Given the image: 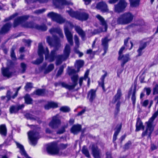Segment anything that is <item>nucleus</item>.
<instances>
[{
    "mask_svg": "<svg viewBox=\"0 0 158 158\" xmlns=\"http://www.w3.org/2000/svg\"><path fill=\"white\" fill-rule=\"evenodd\" d=\"M60 46V44L57 42L55 45L54 49L51 51L49 54L48 48H46L45 50L44 49V53L45 55V59H48L49 62H51L54 61L56 58L55 63L56 66L60 64L63 61L66 60L69 57L70 53V47L69 44H67L64 48L63 54L57 55L56 51L58 50Z\"/></svg>",
    "mask_w": 158,
    "mask_h": 158,
    "instance_id": "obj_1",
    "label": "nucleus"
},
{
    "mask_svg": "<svg viewBox=\"0 0 158 158\" xmlns=\"http://www.w3.org/2000/svg\"><path fill=\"white\" fill-rule=\"evenodd\" d=\"M47 16L51 18L52 20L59 24H62L65 23L64 29V32L67 40L70 45H73V36L72 32L69 31V27H72L73 24L69 22L66 21L60 15L53 12L48 13Z\"/></svg>",
    "mask_w": 158,
    "mask_h": 158,
    "instance_id": "obj_2",
    "label": "nucleus"
},
{
    "mask_svg": "<svg viewBox=\"0 0 158 158\" xmlns=\"http://www.w3.org/2000/svg\"><path fill=\"white\" fill-rule=\"evenodd\" d=\"M67 146L68 144H67L60 143V148H59L56 143H52L48 145L47 148V150L49 154L52 155H61L62 153L60 152V149H64Z\"/></svg>",
    "mask_w": 158,
    "mask_h": 158,
    "instance_id": "obj_3",
    "label": "nucleus"
},
{
    "mask_svg": "<svg viewBox=\"0 0 158 158\" xmlns=\"http://www.w3.org/2000/svg\"><path fill=\"white\" fill-rule=\"evenodd\" d=\"M134 17V15L130 12L125 13L118 18L117 23L122 25L129 24L132 21Z\"/></svg>",
    "mask_w": 158,
    "mask_h": 158,
    "instance_id": "obj_4",
    "label": "nucleus"
},
{
    "mask_svg": "<svg viewBox=\"0 0 158 158\" xmlns=\"http://www.w3.org/2000/svg\"><path fill=\"white\" fill-rule=\"evenodd\" d=\"M78 77V76L77 74H75L73 75L71 78L73 82V84L71 85H69L64 82H56L55 83L54 85L56 87L61 85L62 87L65 88L69 90H72L74 89L75 86L77 85Z\"/></svg>",
    "mask_w": 158,
    "mask_h": 158,
    "instance_id": "obj_5",
    "label": "nucleus"
},
{
    "mask_svg": "<svg viewBox=\"0 0 158 158\" xmlns=\"http://www.w3.org/2000/svg\"><path fill=\"white\" fill-rule=\"evenodd\" d=\"M44 49L42 43H40L38 47V54L39 56V58L32 62V63L35 64H39L42 62L44 60L43 54H44Z\"/></svg>",
    "mask_w": 158,
    "mask_h": 158,
    "instance_id": "obj_6",
    "label": "nucleus"
},
{
    "mask_svg": "<svg viewBox=\"0 0 158 158\" xmlns=\"http://www.w3.org/2000/svg\"><path fill=\"white\" fill-rule=\"evenodd\" d=\"M28 135L31 144L35 146L37 143V140L40 138L38 132L35 131H29Z\"/></svg>",
    "mask_w": 158,
    "mask_h": 158,
    "instance_id": "obj_7",
    "label": "nucleus"
},
{
    "mask_svg": "<svg viewBox=\"0 0 158 158\" xmlns=\"http://www.w3.org/2000/svg\"><path fill=\"white\" fill-rule=\"evenodd\" d=\"M127 3L124 0H120L118 4L114 5V10L118 13H120L125 11Z\"/></svg>",
    "mask_w": 158,
    "mask_h": 158,
    "instance_id": "obj_8",
    "label": "nucleus"
},
{
    "mask_svg": "<svg viewBox=\"0 0 158 158\" xmlns=\"http://www.w3.org/2000/svg\"><path fill=\"white\" fill-rule=\"evenodd\" d=\"M61 122L57 115L53 117L52 120L49 124V126L52 128H58L61 124Z\"/></svg>",
    "mask_w": 158,
    "mask_h": 158,
    "instance_id": "obj_9",
    "label": "nucleus"
},
{
    "mask_svg": "<svg viewBox=\"0 0 158 158\" xmlns=\"http://www.w3.org/2000/svg\"><path fill=\"white\" fill-rule=\"evenodd\" d=\"M53 4L56 7L61 8L64 5H73L72 3L65 0H53Z\"/></svg>",
    "mask_w": 158,
    "mask_h": 158,
    "instance_id": "obj_10",
    "label": "nucleus"
},
{
    "mask_svg": "<svg viewBox=\"0 0 158 158\" xmlns=\"http://www.w3.org/2000/svg\"><path fill=\"white\" fill-rule=\"evenodd\" d=\"M29 16L28 15H24L19 17L15 19L13 24V27H15L20 24L22 23L23 22L27 20Z\"/></svg>",
    "mask_w": 158,
    "mask_h": 158,
    "instance_id": "obj_11",
    "label": "nucleus"
},
{
    "mask_svg": "<svg viewBox=\"0 0 158 158\" xmlns=\"http://www.w3.org/2000/svg\"><path fill=\"white\" fill-rule=\"evenodd\" d=\"M91 149L92 155L94 158H101L100 150L96 145L93 144Z\"/></svg>",
    "mask_w": 158,
    "mask_h": 158,
    "instance_id": "obj_12",
    "label": "nucleus"
},
{
    "mask_svg": "<svg viewBox=\"0 0 158 158\" xmlns=\"http://www.w3.org/2000/svg\"><path fill=\"white\" fill-rule=\"evenodd\" d=\"M96 17L100 21L101 24L104 27V28L102 29V31H106L107 30L108 26L104 19L99 15H97Z\"/></svg>",
    "mask_w": 158,
    "mask_h": 158,
    "instance_id": "obj_13",
    "label": "nucleus"
},
{
    "mask_svg": "<svg viewBox=\"0 0 158 158\" xmlns=\"http://www.w3.org/2000/svg\"><path fill=\"white\" fill-rule=\"evenodd\" d=\"M96 7L97 9L101 10L103 12H106L107 10V5L103 2L98 3Z\"/></svg>",
    "mask_w": 158,
    "mask_h": 158,
    "instance_id": "obj_14",
    "label": "nucleus"
},
{
    "mask_svg": "<svg viewBox=\"0 0 158 158\" xmlns=\"http://www.w3.org/2000/svg\"><path fill=\"white\" fill-rule=\"evenodd\" d=\"M24 106L23 104L17 106H13L10 108V114L16 113L18 111L23 108Z\"/></svg>",
    "mask_w": 158,
    "mask_h": 158,
    "instance_id": "obj_15",
    "label": "nucleus"
},
{
    "mask_svg": "<svg viewBox=\"0 0 158 158\" xmlns=\"http://www.w3.org/2000/svg\"><path fill=\"white\" fill-rule=\"evenodd\" d=\"M81 126L77 124L73 125L71 129V132L74 135L77 134L81 130Z\"/></svg>",
    "mask_w": 158,
    "mask_h": 158,
    "instance_id": "obj_16",
    "label": "nucleus"
},
{
    "mask_svg": "<svg viewBox=\"0 0 158 158\" xmlns=\"http://www.w3.org/2000/svg\"><path fill=\"white\" fill-rule=\"evenodd\" d=\"M89 17L88 14L84 12H79L77 19L81 21H85L88 19Z\"/></svg>",
    "mask_w": 158,
    "mask_h": 158,
    "instance_id": "obj_17",
    "label": "nucleus"
},
{
    "mask_svg": "<svg viewBox=\"0 0 158 158\" xmlns=\"http://www.w3.org/2000/svg\"><path fill=\"white\" fill-rule=\"evenodd\" d=\"M18 148L20 149V153L22 155H23L26 158H31L29 157L25 151L23 145L19 143L15 142Z\"/></svg>",
    "mask_w": 158,
    "mask_h": 158,
    "instance_id": "obj_18",
    "label": "nucleus"
},
{
    "mask_svg": "<svg viewBox=\"0 0 158 158\" xmlns=\"http://www.w3.org/2000/svg\"><path fill=\"white\" fill-rule=\"evenodd\" d=\"M49 31L51 34H53L54 33H56L59 34L60 37L62 38L64 37L62 31L60 28H52L49 30Z\"/></svg>",
    "mask_w": 158,
    "mask_h": 158,
    "instance_id": "obj_19",
    "label": "nucleus"
},
{
    "mask_svg": "<svg viewBox=\"0 0 158 158\" xmlns=\"http://www.w3.org/2000/svg\"><path fill=\"white\" fill-rule=\"evenodd\" d=\"M96 90L93 89H91L88 92L87 97L89 98V101L92 102L96 97Z\"/></svg>",
    "mask_w": 158,
    "mask_h": 158,
    "instance_id": "obj_20",
    "label": "nucleus"
},
{
    "mask_svg": "<svg viewBox=\"0 0 158 158\" xmlns=\"http://www.w3.org/2000/svg\"><path fill=\"white\" fill-rule=\"evenodd\" d=\"M144 126H143V123L140 119L139 118H138L136 124L135 131H139L142 129L143 130H144Z\"/></svg>",
    "mask_w": 158,
    "mask_h": 158,
    "instance_id": "obj_21",
    "label": "nucleus"
},
{
    "mask_svg": "<svg viewBox=\"0 0 158 158\" xmlns=\"http://www.w3.org/2000/svg\"><path fill=\"white\" fill-rule=\"evenodd\" d=\"M3 75L5 77L8 78L11 77L12 74L13 73L9 71L8 68H3L2 69Z\"/></svg>",
    "mask_w": 158,
    "mask_h": 158,
    "instance_id": "obj_22",
    "label": "nucleus"
},
{
    "mask_svg": "<svg viewBox=\"0 0 158 158\" xmlns=\"http://www.w3.org/2000/svg\"><path fill=\"white\" fill-rule=\"evenodd\" d=\"M108 41L109 39L108 37H106L102 40V44L104 48L105 53L106 52L107 50Z\"/></svg>",
    "mask_w": 158,
    "mask_h": 158,
    "instance_id": "obj_23",
    "label": "nucleus"
},
{
    "mask_svg": "<svg viewBox=\"0 0 158 158\" xmlns=\"http://www.w3.org/2000/svg\"><path fill=\"white\" fill-rule=\"evenodd\" d=\"M122 127V124H120L118 125L116 127V130L115 131L113 138V141L114 142L117 139V137L120 132Z\"/></svg>",
    "mask_w": 158,
    "mask_h": 158,
    "instance_id": "obj_24",
    "label": "nucleus"
},
{
    "mask_svg": "<svg viewBox=\"0 0 158 158\" xmlns=\"http://www.w3.org/2000/svg\"><path fill=\"white\" fill-rule=\"evenodd\" d=\"M58 107L57 104L54 102H48L47 104L45 105L44 107L45 110H48L51 108H56Z\"/></svg>",
    "mask_w": 158,
    "mask_h": 158,
    "instance_id": "obj_25",
    "label": "nucleus"
},
{
    "mask_svg": "<svg viewBox=\"0 0 158 158\" xmlns=\"http://www.w3.org/2000/svg\"><path fill=\"white\" fill-rule=\"evenodd\" d=\"M25 117L27 119L37 121L38 123L39 124H40L41 123V120H40L38 118L29 114H26L25 115Z\"/></svg>",
    "mask_w": 158,
    "mask_h": 158,
    "instance_id": "obj_26",
    "label": "nucleus"
},
{
    "mask_svg": "<svg viewBox=\"0 0 158 158\" xmlns=\"http://www.w3.org/2000/svg\"><path fill=\"white\" fill-rule=\"evenodd\" d=\"M75 30L79 35L81 36L82 39H83L85 35V32L79 26H77L75 27Z\"/></svg>",
    "mask_w": 158,
    "mask_h": 158,
    "instance_id": "obj_27",
    "label": "nucleus"
},
{
    "mask_svg": "<svg viewBox=\"0 0 158 158\" xmlns=\"http://www.w3.org/2000/svg\"><path fill=\"white\" fill-rule=\"evenodd\" d=\"M35 28L38 30L45 31L47 29V27L44 24L39 25L35 23Z\"/></svg>",
    "mask_w": 158,
    "mask_h": 158,
    "instance_id": "obj_28",
    "label": "nucleus"
},
{
    "mask_svg": "<svg viewBox=\"0 0 158 158\" xmlns=\"http://www.w3.org/2000/svg\"><path fill=\"white\" fill-rule=\"evenodd\" d=\"M66 12L69 14V15L73 18H74L77 19L79 12L75 11L72 9H70L69 10H67Z\"/></svg>",
    "mask_w": 158,
    "mask_h": 158,
    "instance_id": "obj_29",
    "label": "nucleus"
},
{
    "mask_svg": "<svg viewBox=\"0 0 158 158\" xmlns=\"http://www.w3.org/2000/svg\"><path fill=\"white\" fill-rule=\"evenodd\" d=\"M135 93L136 90L135 89H134L133 91L132 92V90H130L129 93V96L131 95V99L132 102V104L133 106H135V100H136V97H135Z\"/></svg>",
    "mask_w": 158,
    "mask_h": 158,
    "instance_id": "obj_30",
    "label": "nucleus"
},
{
    "mask_svg": "<svg viewBox=\"0 0 158 158\" xmlns=\"http://www.w3.org/2000/svg\"><path fill=\"white\" fill-rule=\"evenodd\" d=\"M147 43V42H145L140 44L139 48L137 50V52H138V56H140L142 55V51L146 47Z\"/></svg>",
    "mask_w": 158,
    "mask_h": 158,
    "instance_id": "obj_31",
    "label": "nucleus"
},
{
    "mask_svg": "<svg viewBox=\"0 0 158 158\" xmlns=\"http://www.w3.org/2000/svg\"><path fill=\"white\" fill-rule=\"evenodd\" d=\"M35 23L32 22H26L24 23L23 24V26L26 28H34L35 27Z\"/></svg>",
    "mask_w": 158,
    "mask_h": 158,
    "instance_id": "obj_32",
    "label": "nucleus"
},
{
    "mask_svg": "<svg viewBox=\"0 0 158 158\" xmlns=\"http://www.w3.org/2000/svg\"><path fill=\"white\" fill-rule=\"evenodd\" d=\"M121 58L120 60L122 59V63L121 65L122 67H123L124 64L129 60V55L128 54H126L122 56L121 55Z\"/></svg>",
    "mask_w": 158,
    "mask_h": 158,
    "instance_id": "obj_33",
    "label": "nucleus"
},
{
    "mask_svg": "<svg viewBox=\"0 0 158 158\" xmlns=\"http://www.w3.org/2000/svg\"><path fill=\"white\" fill-rule=\"evenodd\" d=\"M84 64V61L83 60H79L76 61L75 66L77 68L78 72L79 71L80 68L83 66Z\"/></svg>",
    "mask_w": 158,
    "mask_h": 158,
    "instance_id": "obj_34",
    "label": "nucleus"
},
{
    "mask_svg": "<svg viewBox=\"0 0 158 158\" xmlns=\"http://www.w3.org/2000/svg\"><path fill=\"white\" fill-rule=\"evenodd\" d=\"M107 75V73H106L101 77L100 79V81H98V84L99 86H101L102 87L103 90L105 91L104 87V79L106 77Z\"/></svg>",
    "mask_w": 158,
    "mask_h": 158,
    "instance_id": "obj_35",
    "label": "nucleus"
},
{
    "mask_svg": "<svg viewBox=\"0 0 158 158\" xmlns=\"http://www.w3.org/2000/svg\"><path fill=\"white\" fill-rule=\"evenodd\" d=\"M0 133L4 136H6V128L4 124H2L0 126Z\"/></svg>",
    "mask_w": 158,
    "mask_h": 158,
    "instance_id": "obj_36",
    "label": "nucleus"
},
{
    "mask_svg": "<svg viewBox=\"0 0 158 158\" xmlns=\"http://www.w3.org/2000/svg\"><path fill=\"white\" fill-rule=\"evenodd\" d=\"M128 39H126L124 41V45L120 49L119 51V56L118 57V60H120L121 58V55H122L123 51L124 50L125 47H127V44L128 42Z\"/></svg>",
    "mask_w": 158,
    "mask_h": 158,
    "instance_id": "obj_37",
    "label": "nucleus"
},
{
    "mask_svg": "<svg viewBox=\"0 0 158 158\" xmlns=\"http://www.w3.org/2000/svg\"><path fill=\"white\" fill-rule=\"evenodd\" d=\"M122 95L121 91L120 89H118L116 94L115 96L113 99L114 102H115L118 100L120 99Z\"/></svg>",
    "mask_w": 158,
    "mask_h": 158,
    "instance_id": "obj_38",
    "label": "nucleus"
},
{
    "mask_svg": "<svg viewBox=\"0 0 158 158\" xmlns=\"http://www.w3.org/2000/svg\"><path fill=\"white\" fill-rule=\"evenodd\" d=\"M54 68V65L53 64H49L47 68L45 69L44 73L46 74L52 71Z\"/></svg>",
    "mask_w": 158,
    "mask_h": 158,
    "instance_id": "obj_39",
    "label": "nucleus"
},
{
    "mask_svg": "<svg viewBox=\"0 0 158 158\" xmlns=\"http://www.w3.org/2000/svg\"><path fill=\"white\" fill-rule=\"evenodd\" d=\"M130 5L132 7H136L139 5L140 0H130Z\"/></svg>",
    "mask_w": 158,
    "mask_h": 158,
    "instance_id": "obj_40",
    "label": "nucleus"
},
{
    "mask_svg": "<svg viewBox=\"0 0 158 158\" xmlns=\"http://www.w3.org/2000/svg\"><path fill=\"white\" fill-rule=\"evenodd\" d=\"M15 49V46H13L11 49L10 50V57H11L12 60H16V57L15 56L14 51Z\"/></svg>",
    "mask_w": 158,
    "mask_h": 158,
    "instance_id": "obj_41",
    "label": "nucleus"
},
{
    "mask_svg": "<svg viewBox=\"0 0 158 158\" xmlns=\"http://www.w3.org/2000/svg\"><path fill=\"white\" fill-rule=\"evenodd\" d=\"M20 65L21 69L19 70V72L22 73H24L27 69V64L23 62H22Z\"/></svg>",
    "mask_w": 158,
    "mask_h": 158,
    "instance_id": "obj_42",
    "label": "nucleus"
},
{
    "mask_svg": "<svg viewBox=\"0 0 158 158\" xmlns=\"http://www.w3.org/2000/svg\"><path fill=\"white\" fill-rule=\"evenodd\" d=\"M47 43L49 45L51 46H54L55 47V45L56 44L57 42H58L60 44L59 40H57L55 41V43L53 44L52 42V39L49 36L47 37Z\"/></svg>",
    "mask_w": 158,
    "mask_h": 158,
    "instance_id": "obj_43",
    "label": "nucleus"
},
{
    "mask_svg": "<svg viewBox=\"0 0 158 158\" xmlns=\"http://www.w3.org/2000/svg\"><path fill=\"white\" fill-rule=\"evenodd\" d=\"M24 99L26 103L27 104H31L32 102V99L29 95L26 94L24 97Z\"/></svg>",
    "mask_w": 158,
    "mask_h": 158,
    "instance_id": "obj_44",
    "label": "nucleus"
},
{
    "mask_svg": "<svg viewBox=\"0 0 158 158\" xmlns=\"http://www.w3.org/2000/svg\"><path fill=\"white\" fill-rule=\"evenodd\" d=\"M82 152L86 157H89L90 154L88 149L85 147L84 146L82 150Z\"/></svg>",
    "mask_w": 158,
    "mask_h": 158,
    "instance_id": "obj_45",
    "label": "nucleus"
},
{
    "mask_svg": "<svg viewBox=\"0 0 158 158\" xmlns=\"http://www.w3.org/2000/svg\"><path fill=\"white\" fill-rule=\"evenodd\" d=\"M44 90L43 89H38L34 92V93L35 94L40 96L44 94Z\"/></svg>",
    "mask_w": 158,
    "mask_h": 158,
    "instance_id": "obj_46",
    "label": "nucleus"
},
{
    "mask_svg": "<svg viewBox=\"0 0 158 158\" xmlns=\"http://www.w3.org/2000/svg\"><path fill=\"white\" fill-rule=\"evenodd\" d=\"M46 9L45 8H42L38 9L34 11L33 13L37 15H40L42 14L46 11Z\"/></svg>",
    "mask_w": 158,
    "mask_h": 158,
    "instance_id": "obj_47",
    "label": "nucleus"
},
{
    "mask_svg": "<svg viewBox=\"0 0 158 158\" xmlns=\"http://www.w3.org/2000/svg\"><path fill=\"white\" fill-rule=\"evenodd\" d=\"M64 68V66L63 65H62L60 67L59 69L58 70L56 75L57 77L59 76L63 72Z\"/></svg>",
    "mask_w": 158,
    "mask_h": 158,
    "instance_id": "obj_48",
    "label": "nucleus"
},
{
    "mask_svg": "<svg viewBox=\"0 0 158 158\" xmlns=\"http://www.w3.org/2000/svg\"><path fill=\"white\" fill-rule=\"evenodd\" d=\"M60 110L64 112H68L70 111V109L67 106H64L60 108Z\"/></svg>",
    "mask_w": 158,
    "mask_h": 158,
    "instance_id": "obj_49",
    "label": "nucleus"
},
{
    "mask_svg": "<svg viewBox=\"0 0 158 158\" xmlns=\"http://www.w3.org/2000/svg\"><path fill=\"white\" fill-rule=\"evenodd\" d=\"M74 40L76 44L75 47H77V48H78L79 47L80 44L79 42V38L77 35H74Z\"/></svg>",
    "mask_w": 158,
    "mask_h": 158,
    "instance_id": "obj_50",
    "label": "nucleus"
},
{
    "mask_svg": "<svg viewBox=\"0 0 158 158\" xmlns=\"http://www.w3.org/2000/svg\"><path fill=\"white\" fill-rule=\"evenodd\" d=\"M12 94V92H11L10 90H7L6 95V97L7 99L6 101V102H7L9 101L11 98H12V97H11V95Z\"/></svg>",
    "mask_w": 158,
    "mask_h": 158,
    "instance_id": "obj_51",
    "label": "nucleus"
},
{
    "mask_svg": "<svg viewBox=\"0 0 158 158\" xmlns=\"http://www.w3.org/2000/svg\"><path fill=\"white\" fill-rule=\"evenodd\" d=\"M120 105V102L119 101H118L116 104L115 107V113L116 114H117L119 111L120 109L119 107Z\"/></svg>",
    "mask_w": 158,
    "mask_h": 158,
    "instance_id": "obj_52",
    "label": "nucleus"
},
{
    "mask_svg": "<svg viewBox=\"0 0 158 158\" xmlns=\"http://www.w3.org/2000/svg\"><path fill=\"white\" fill-rule=\"evenodd\" d=\"M32 87V84L31 82H28L26 83L24 88L27 91L29 89Z\"/></svg>",
    "mask_w": 158,
    "mask_h": 158,
    "instance_id": "obj_53",
    "label": "nucleus"
},
{
    "mask_svg": "<svg viewBox=\"0 0 158 158\" xmlns=\"http://www.w3.org/2000/svg\"><path fill=\"white\" fill-rule=\"evenodd\" d=\"M158 94V84H156L153 89V94Z\"/></svg>",
    "mask_w": 158,
    "mask_h": 158,
    "instance_id": "obj_54",
    "label": "nucleus"
},
{
    "mask_svg": "<svg viewBox=\"0 0 158 158\" xmlns=\"http://www.w3.org/2000/svg\"><path fill=\"white\" fill-rule=\"evenodd\" d=\"M68 73L69 75H71L75 74L76 73V70L74 69H71L69 67H68Z\"/></svg>",
    "mask_w": 158,
    "mask_h": 158,
    "instance_id": "obj_55",
    "label": "nucleus"
},
{
    "mask_svg": "<svg viewBox=\"0 0 158 158\" xmlns=\"http://www.w3.org/2000/svg\"><path fill=\"white\" fill-rule=\"evenodd\" d=\"M18 15V14L17 13H15V14L11 15L9 17L5 19L4 20V21H9V20H10L14 18L15 17L17 16Z\"/></svg>",
    "mask_w": 158,
    "mask_h": 158,
    "instance_id": "obj_56",
    "label": "nucleus"
},
{
    "mask_svg": "<svg viewBox=\"0 0 158 158\" xmlns=\"http://www.w3.org/2000/svg\"><path fill=\"white\" fill-rule=\"evenodd\" d=\"M67 126H65L62 127L57 132V133L58 134H61L63 133L65 131V129L67 128Z\"/></svg>",
    "mask_w": 158,
    "mask_h": 158,
    "instance_id": "obj_57",
    "label": "nucleus"
},
{
    "mask_svg": "<svg viewBox=\"0 0 158 158\" xmlns=\"http://www.w3.org/2000/svg\"><path fill=\"white\" fill-rule=\"evenodd\" d=\"M149 103V101L148 100H146L144 101L143 102L142 105V106L146 107L148 105Z\"/></svg>",
    "mask_w": 158,
    "mask_h": 158,
    "instance_id": "obj_58",
    "label": "nucleus"
},
{
    "mask_svg": "<svg viewBox=\"0 0 158 158\" xmlns=\"http://www.w3.org/2000/svg\"><path fill=\"white\" fill-rule=\"evenodd\" d=\"M89 70H87V71L86 72L84 76L83 77L84 78V79L85 80H86V79L88 78V76L89 74Z\"/></svg>",
    "mask_w": 158,
    "mask_h": 158,
    "instance_id": "obj_59",
    "label": "nucleus"
},
{
    "mask_svg": "<svg viewBox=\"0 0 158 158\" xmlns=\"http://www.w3.org/2000/svg\"><path fill=\"white\" fill-rule=\"evenodd\" d=\"M144 89L146 90V94L148 95H149L151 92V90L149 88H145Z\"/></svg>",
    "mask_w": 158,
    "mask_h": 158,
    "instance_id": "obj_60",
    "label": "nucleus"
},
{
    "mask_svg": "<svg viewBox=\"0 0 158 158\" xmlns=\"http://www.w3.org/2000/svg\"><path fill=\"white\" fill-rule=\"evenodd\" d=\"M23 42L27 44H28V46H30V44L31 42V40H26L24 39L23 40Z\"/></svg>",
    "mask_w": 158,
    "mask_h": 158,
    "instance_id": "obj_61",
    "label": "nucleus"
},
{
    "mask_svg": "<svg viewBox=\"0 0 158 158\" xmlns=\"http://www.w3.org/2000/svg\"><path fill=\"white\" fill-rule=\"evenodd\" d=\"M83 80H85L83 77H81L79 79V84L80 86L81 87L82 85V82Z\"/></svg>",
    "mask_w": 158,
    "mask_h": 158,
    "instance_id": "obj_62",
    "label": "nucleus"
},
{
    "mask_svg": "<svg viewBox=\"0 0 158 158\" xmlns=\"http://www.w3.org/2000/svg\"><path fill=\"white\" fill-rule=\"evenodd\" d=\"M131 145V142H128V143H126L125 145V148L126 149H128L130 145Z\"/></svg>",
    "mask_w": 158,
    "mask_h": 158,
    "instance_id": "obj_63",
    "label": "nucleus"
},
{
    "mask_svg": "<svg viewBox=\"0 0 158 158\" xmlns=\"http://www.w3.org/2000/svg\"><path fill=\"white\" fill-rule=\"evenodd\" d=\"M85 4L87 5L90 4L92 1V0H83Z\"/></svg>",
    "mask_w": 158,
    "mask_h": 158,
    "instance_id": "obj_64",
    "label": "nucleus"
}]
</instances>
